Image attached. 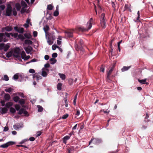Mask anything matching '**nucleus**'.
Listing matches in <instances>:
<instances>
[{
    "label": "nucleus",
    "instance_id": "nucleus-31",
    "mask_svg": "<svg viewBox=\"0 0 153 153\" xmlns=\"http://www.w3.org/2000/svg\"><path fill=\"white\" fill-rule=\"evenodd\" d=\"M19 98L18 96H15L13 98V100L16 102H17L19 100Z\"/></svg>",
    "mask_w": 153,
    "mask_h": 153
},
{
    "label": "nucleus",
    "instance_id": "nucleus-10",
    "mask_svg": "<svg viewBox=\"0 0 153 153\" xmlns=\"http://www.w3.org/2000/svg\"><path fill=\"white\" fill-rule=\"evenodd\" d=\"M46 36V38L47 40V42L48 44L49 45H52L53 43V40H51L49 37L48 36V35L46 34H45Z\"/></svg>",
    "mask_w": 153,
    "mask_h": 153
},
{
    "label": "nucleus",
    "instance_id": "nucleus-58",
    "mask_svg": "<svg viewBox=\"0 0 153 153\" xmlns=\"http://www.w3.org/2000/svg\"><path fill=\"white\" fill-rule=\"evenodd\" d=\"M57 56V54L56 53H54L52 55L53 57L56 58Z\"/></svg>",
    "mask_w": 153,
    "mask_h": 153
},
{
    "label": "nucleus",
    "instance_id": "nucleus-62",
    "mask_svg": "<svg viewBox=\"0 0 153 153\" xmlns=\"http://www.w3.org/2000/svg\"><path fill=\"white\" fill-rule=\"evenodd\" d=\"M8 130V128L7 127H4L3 131H7Z\"/></svg>",
    "mask_w": 153,
    "mask_h": 153
},
{
    "label": "nucleus",
    "instance_id": "nucleus-29",
    "mask_svg": "<svg viewBox=\"0 0 153 153\" xmlns=\"http://www.w3.org/2000/svg\"><path fill=\"white\" fill-rule=\"evenodd\" d=\"M10 46L8 44L4 45V51H7L8 49Z\"/></svg>",
    "mask_w": 153,
    "mask_h": 153
},
{
    "label": "nucleus",
    "instance_id": "nucleus-9",
    "mask_svg": "<svg viewBox=\"0 0 153 153\" xmlns=\"http://www.w3.org/2000/svg\"><path fill=\"white\" fill-rule=\"evenodd\" d=\"M74 30H68L65 32V36L68 38L72 37L73 34L72 32Z\"/></svg>",
    "mask_w": 153,
    "mask_h": 153
},
{
    "label": "nucleus",
    "instance_id": "nucleus-6",
    "mask_svg": "<svg viewBox=\"0 0 153 153\" xmlns=\"http://www.w3.org/2000/svg\"><path fill=\"white\" fill-rule=\"evenodd\" d=\"M14 143L13 141H9L7 143L0 146V147L2 148H7L9 146L13 145Z\"/></svg>",
    "mask_w": 153,
    "mask_h": 153
},
{
    "label": "nucleus",
    "instance_id": "nucleus-59",
    "mask_svg": "<svg viewBox=\"0 0 153 153\" xmlns=\"http://www.w3.org/2000/svg\"><path fill=\"white\" fill-rule=\"evenodd\" d=\"M37 61V60L36 59H34L31 60L30 62H27V63H30L31 62H36Z\"/></svg>",
    "mask_w": 153,
    "mask_h": 153
},
{
    "label": "nucleus",
    "instance_id": "nucleus-5",
    "mask_svg": "<svg viewBox=\"0 0 153 153\" xmlns=\"http://www.w3.org/2000/svg\"><path fill=\"white\" fill-rule=\"evenodd\" d=\"M101 140L100 139L97 138H93L91 139V140L89 142V144L92 142L93 143L97 145L101 142Z\"/></svg>",
    "mask_w": 153,
    "mask_h": 153
},
{
    "label": "nucleus",
    "instance_id": "nucleus-60",
    "mask_svg": "<svg viewBox=\"0 0 153 153\" xmlns=\"http://www.w3.org/2000/svg\"><path fill=\"white\" fill-rule=\"evenodd\" d=\"M49 56L48 55H46L45 56V60H47L49 59Z\"/></svg>",
    "mask_w": 153,
    "mask_h": 153
},
{
    "label": "nucleus",
    "instance_id": "nucleus-44",
    "mask_svg": "<svg viewBox=\"0 0 153 153\" xmlns=\"http://www.w3.org/2000/svg\"><path fill=\"white\" fill-rule=\"evenodd\" d=\"M4 45L5 44L3 43L0 44V50H1L4 49Z\"/></svg>",
    "mask_w": 153,
    "mask_h": 153
},
{
    "label": "nucleus",
    "instance_id": "nucleus-52",
    "mask_svg": "<svg viewBox=\"0 0 153 153\" xmlns=\"http://www.w3.org/2000/svg\"><path fill=\"white\" fill-rule=\"evenodd\" d=\"M80 114V111L79 110H77L76 113V117H77V116H79Z\"/></svg>",
    "mask_w": 153,
    "mask_h": 153
},
{
    "label": "nucleus",
    "instance_id": "nucleus-56",
    "mask_svg": "<svg viewBox=\"0 0 153 153\" xmlns=\"http://www.w3.org/2000/svg\"><path fill=\"white\" fill-rule=\"evenodd\" d=\"M45 68H48L50 66V65L49 64L47 63L45 64L44 65Z\"/></svg>",
    "mask_w": 153,
    "mask_h": 153
},
{
    "label": "nucleus",
    "instance_id": "nucleus-25",
    "mask_svg": "<svg viewBox=\"0 0 153 153\" xmlns=\"http://www.w3.org/2000/svg\"><path fill=\"white\" fill-rule=\"evenodd\" d=\"M12 105L13 103L12 102H9L6 103L5 106L7 108H9Z\"/></svg>",
    "mask_w": 153,
    "mask_h": 153
},
{
    "label": "nucleus",
    "instance_id": "nucleus-55",
    "mask_svg": "<svg viewBox=\"0 0 153 153\" xmlns=\"http://www.w3.org/2000/svg\"><path fill=\"white\" fill-rule=\"evenodd\" d=\"M68 116V114H66L64 115L62 117V118L63 119H65L66 118H67Z\"/></svg>",
    "mask_w": 153,
    "mask_h": 153
},
{
    "label": "nucleus",
    "instance_id": "nucleus-28",
    "mask_svg": "<svg viewBox=\"0 0 153 153\" xmlns=\"http://www.w3.org/2000/svg\"><path fill=\"white\" fill-rule=\"evenodd\" d=\"M12 27L10 26H7L5 27V29L7 31H10L12 30Z\"/></svg>",
    "mask_w": 153,
    "mask_h": 153
},
{
    "label": "nucleus",
    "instance_id": "nucleus-57",
    "mask_svg": "<svg viewBox=\"0 0 153 153\" xmlns=\"http://www.w3.org/2000/svg\"><path fill=\"white\" fill-rule=\"evenodd\" d=\"M30 58V56H29V55L27 56H26L25 57V58H24V59L25 60H26L28 59H29Z\"/></svg>",
    "mask_w": 153,
    "mask_h": 153
},
{
    "label": "nucleus",
    "instance_id": "nucleus-17",
    "mask_svg": "<svg viewBox=\"0 0 153 153\" xmlns=\"http://www.w3.org/2000/svg\"><path fill=\"white\" fill-rule=\"evenodd\" d=\"M100 21V24L101 27L103 28H105L106 27V22L105 21Z\"/></svg>",
    "mask_w": 153,
    "mask_h": 153
},
{
    "label": "nucleus",
    "instance_id": "nucleus-3",
    "mask_svg": "<svg viewBox=\"0 0 153 153\" xmlns=\"http://www.w3.org/2000/svg\"><path fill=\"white\" fill-rule=\"evenodd\" d=\"M92 23H93V19L91 18L87 23L86 28H85L82 26H80L78 27L77 29L79 31L82 32L88 31L91 28Z\"/></svg>",
    "mask_w": 153,
    "mask_h": 153
},
{
    "label": "nucleus",
    "instance_id": "nucleus-23",
    "mask_svg": "<svg viewBox=\"0 0 153 153\" xmlns=\"http://www.w3.org/2000/svg\"><path fill=\"white\" fill-rule=\"evenodd\" d=\"M4 98L5 100H9L10 98V97L9 94H6L4 96Z\"/></svg>",
    "mask_w": 153,
    "mask_h": 153
},
{
    "label": "nucleus",
    "instance_id": "nucleus-7",
    "mask_svg": "<svg viewBox=\"0 0 153 153\" xmlns=\"http://www.w3.org/2000/svg\"><path fill=\"white\" fill-rule=\"evenodd\" d=\"M49 71V70L47 68H42V75L44 77H46Z\"/></svg>",
    "mask_w": 153,
    "mask_h": 153
},
{
    "label": "nucleus",
    "instance_id": "nucleus-61",
    "mask_svg": "<svg viewBox=\"0 0 153 153\" xmlns=\"http://www.w3.org/2000/svg\"><path fill=\"white\" fill-rule=\"evenodd\" d=\"M41 134V133L40 131H38L37 132L36 136L37 137L40 136Z\"/></svg>",
    "mask_w": 153,
    "mask_h": 153
},
{
    "label": "nucleus",
    "instance_id": "nucleus-45",
    "mask_svg": "<svg viewBox=\"0 0 153 153\" xmlns=\"http://www.w3.org/2000/svg\"><path fill=\"white\" fill-rule=\"evenodd\" d=\"M24 109H21L20 110H19V112L18 113L19 114H22L23 113L24 111Z\"/></svg>",
    "mask_w": 153,
    "mask_h": 153
},
{
    "label": "nucleus",
    "instance_id": "nucleus-12",
    "mask_svg": "<svg viewBox=\"0 0 153 153\" xmlns=\"http://www.w3.org/2000/svg\"><path fill=\"white\" fill-rule=\"evenodd\" d=\"M115 67V64L113 65V66L111 67L109 69V71L107 73V78L109 79V76L111 74L112 71H113Z\"/></svg>",
    "mask_w": 153,
    "mask_h": 153
},
{
    "label": "nucleus",
    "instance_id": "nucleus-50",
    "mask_svg": "<svg viewBox=\"0 0 153 153\" xmlns=\"http://www.w3.org/2000/svg\"><path fill=\"white\" fill-rule=\"evenodd\" d=\"M58 46L56 45H53L52 46V49L53 50H55L56 48H57Z\"/></svg>",
    "mask_w": 153,
    "mask_h": 153
},
{
    "label": "nucleus",
    "instance_id": "nucleus-26",
    "mask_svg": "<svg viewBox=\"0 0 153 153\" xmlns=\"http://www.w3.org/2000/svg\"><path fill=\"white\" fill-rule=\"evenodd\" d=\"M59 75L62 79L64 80L65 79V74H63L59 73Z\"/></svg>",
    "mask_w": 153,
    "mask_h": 153
},
{
    "label": "nucleus",
    "instance_id": "nucleus-64",
    "mask_svg": "<svg viewBox=\"0 0 153 153\" xmlns=\"http://www.w3.org/2000/svg\"><path fill=\"white\" fill-rule=\"evenodd\" d=\"M80 51L81 54H83V53L84 52V50L83 48L81 49L80 50Z\"/></svg>",
    "mask_w": 153,
    "mask_h": 153
},
{
    "label": "nucleus",
    "instance_id": "nucleus-11",
    "mask_svg": "<svg viewBox=\"0 0 153 153\" xmlns=\"http://www.w3.org/2000/svg\"><path fill=\"white\" fill-rule=\"evenodd\" d=\"M19 77L21 79V81H23L26 80L25 78H27L28 77L26 76L23 73L19 74Z\"/></svg>",
    "mask_w": 153,
    "mask_h": 153
},
{
    "label": "nucleus",
    "instance_id": "nucleus-34",
    "mask_svg": "<svg viewBox=\"0 0 153 153\" xmlns=\"http://www.w3.org/2000/svg\"><path fill=\"white\" fill-rule=\"evenodd\" d=\"M37 107L38 108V112H41L43 111V108L41 106L38 105H37Z\"/></svg>",
    "mask_w": 153,
    "mask_h": 153
},
{
    "label": "nucleus",
    "instance_id": "nucleus-4",
    "mask_svg": "<svg viewBox=\"0 0 153 153\" xmlns=\"http://www.w3.org/2000/svg\"><path fill=\"white\" fill-rule=\"evenodd\" d=\"M10 36L12 37L13 36V34L12 33H5V34L3 33H0V42L2 41L7 42L8 40L7 37H10Z\"/></svg>",
    "mask_w": 153,
    "mask_h": 153
},
{
    "label": "nucleus",
    "instance_id": "nucleus-51",
    "mask_svg": "<svg viewBox=\"0 0 153 153\" xmlns=\"http://www.w3.org/2000/svg\"><path fill=\"white\" fill-rule=\"evenodd\" d=\"M5 8V6L4 5L0 6V11H1L4 10Z\"/></svg>",
    "mask_w": 153,
    "mask_h": 153
},
{
    "label": "nucleus",
    "instance_id": "nucleus-18",
    "mask_svg": "<svg viewBox=\"0 0 153 153\" xmlns=\"http://www.w3.org/2000/svg\"><path fill=\"white\" fill-rule=\"evenodd\" d=\"M1 113L2 114L6 113L7 110L5 108H1Z\"/></svg>",
    "mask_w": 153,
    "mask_h": 153
},
{
    "label": "nucleus",
    "instance_id": "nucleus-22",
    "mask_svg": "<svg viewBox=\"0 0 153 153\" xmlns=\"http://www.w3.org/2000/svg\"><path fill=\"white\" fill-rule=\"evenodd\" d=\"M32 42L29 40L26 39L25 41V44H27L29 45H32Z\"/></svg>",
    "mask_w": 153,
    "mask_h": 153
},
{
    "label": "nucleus",
    "instance_id": "nucleus-32",
    "mask_svg": "<svg viewBox=\"0 0 153 153\" xmlns=\"http://www.w3.org/2000/svg\"><path fill=\"white\" fill-rule=\"evenodd\" d=\"M21 5L24 8H26L27 7V4H26L25 2L24 1H22L21 2Z\"/></svg>",
    "mask_w": 153,
    "mask_h": 153
},
{
    "label": "nucleus",
    "instance_id": "nucleus-19",
    "mask_svg": "<svg viewBox=\"0 0 153 153\" xmlns=\"http://www.w3.org/2000/svg\"><path fill=\"white\" fill-rule=\"evenodd\" d=\"M15 7L17 11H20L21 8V6L19 3H16L15 5Z\"/></svg>",
    "mask_w": 153,
    "mask_h": 153
},
{
    "label": "nucleus",
    "instance_id": "nucleus-40",
    "mask_svg": "<svg viewBox=\"0 0 153 153\" xmlns=\"http://www.w3.org/2000/svg\"><path fill=\"white\" fill-rule=\"evenodd\" d=\"M48 37H49L50 39H51V40H53V41L55 40L56 39V37L54 35H52V36H51L50 35H49V36Z\"/></svg>",
    "mask_w": 153,
    "mask_h": 153
},
{
    "label": "nucleus",
    "instance_id": "nucleus-54",
    "mask_svg": "<svg viewBox=\"0 0 153 153\" xmlns=\"http://www.w3.org/2000/svg\"><path fill=\"white\" fill-rule=\"evenodd\" d=\"M29 72L30 73L33 74L35 72V71L34 69H30L29 70Z\"/></svg>",
    "mask_w": 153,
    "mask_h": 153
},
{
    "label": "nucleus",
    "instance_id": "nucleus-13",
    "mask_svg": "<svg viewBox=\"0 0 153 153\" xmlns=\"http://www.w3.org/2000/svg\"><path fill=\"white\" fill-rule=\"evenodd\" d=\"M15 30L20 33H22L24 32V29L22 27H15Z\"/></svg>",
    "mask_w": 153,
    "mask_h": 153
},
{
    "label": "nucleus",
    "instance_id": "nucleus-36",
    "mask_svg": "<svg viewBox=\"0 0 153 153\" xmlns=\"http://www.w3.org/2000/svg\"><path fill=\"white\" fill-rule=\"evenodd\" d=\"M24 36L26 38L28 39H30L31 37V35L29 33L25 34H24Z\"/></svg>",
    "mask_w": 153,
    "mask_h": 153
},
{
    "label": "nucleus",
    "instance_id": "nucleus-63",
    "mask_svg": "<svg viewBox=\"0 0 153 153\" xmlns=\"http://www.w3.org/2000/svg\"><path fill=\"white\" fill-rule=\"evenodd\" d=\"M29 140L30 141H33L34 140L35 138L34 137H30L29 138Z\"/></svg>",
    "mask_w": 153,
    "mask_h": 153
},
{
    "label": "nucleus",
    "instance_id": "nucleus-53",
    "mask_svg": "<svg viewBox=\"0 0 153 153\" xmlns=\"http://www.w3.org/2000/svg\"><path fill=\"white\" fill-rule=\"evenodd\" d=\"M37 32L36 31H34L33 32V35L34 37L37 36Z\"/></svg>",
    "mask_w": 153,
    "mask_h": 153
},
{
    "label": "nucleus",
    "instance_id": "nucleus-39",
    "mask_svg": "<svg viewBox=\"0 0 153 153\" xmlns=\"http://www.w3.org/2000/svg\"><path fill=\"white\" fill-rule=\"evenodd\" d=\"M146 79L140 80V79L138 80V81L141 83V84H143L146 82Z\"/></svg>",
    "mask_w": 153,
    "mask_h": 153
},
{
    "label": "nucleus",
    "instance_id": "nucleus-38",
    "mask_svg": "<svg viewBox=\"0 0 153 153\" xmlns=\"http://www.w3.org/2000/svg\"><path fill=\"white\" fill-rule=\"evenodd\" d=\"M13 79H14L16 80L19 77V74H15L13 76Z\"/></svg>",
    "mask_w": 153,
    "mask_h": 153
},
{
    "label": "nucleus",
    "instance_id": "nucleus-8",
    "mask_svg": "<svg viewBox=\"0 0 153 153\" xmlns=\"http://www.w3.org/2000/svg\"><path fill=\"white\" fill-rule=\"evenodd\" d=\"M23 127V124L22 123L16 124L13 126L14 128L16 130H19V129L22 128Z\"/></svg>",
    "mask_w": 153,
    "mask_h": 153
},
{
    "label": "nucleus",
    "instance_id": "nucleus-42",
    "mask_svg": "<svg viewBox=\"0 0 153 153\" xmlns=\"http://www.w3.org/2000/svg\"><path fill=\"white\" fill-rule=\"evenodd\" d=\"M53 8V7L51 4L48 5L47 6V9L48 10H51Z\"/></svg>",
    "mask_w": 153,
    "mask_h": 153
},
{
    "label": "nucleus",
    "instance_id": "nucleus-27",
    "mask_svg": "<svg viewBox=\"0 0 153 153\" xmlns=\"http://www.w3.org/2000/svg\"><path fill=\"white\" fill-rule=\"evenodd\" d=\"M26 54L24 51H23L22 52L21 54L20 53V57L22 59H24L26 56Z\"/></svg>",
    "mask_w": 153,
    "mask_h": 153
},
{
    "label": "nucleus",
    "instance_id": "nucleus-43",
    "mask_svg": "<svg viewBox=\"0 0 153 153\" xmlns=\"http://www.w3.org/2000/svg\"><path fill=\"white\" fill-rule=\"evenodd\" d=\"M4 80L6 81H7L8 80L9 77L7 75H5L4 76Z\"/></svg>",
    "mask_w": 153,
    "mask_h": 153
},
{
    "label": "nucleus",
    "instance_id": "nucleus-20",
    "mask_svg": "<svg viewBox=\"0 0 153 153\" xmlns=\"http://www.w3.org/2000/svg\"><path fill=\"white\" fill-rule=\"evenodd\" d=\"M50 61L51 64H54L56 62V60L55 58H52L50 59Z\"/></svg>",
    "mask_w": 153,
    "mask_h": 153
},
{
    "label": "nucleus",
    "instance_id": "nucleus-21",
    "mask_svg": "<svg viewBox=\"0 0 153 153\" xmlns=\"http://www.w3.org/2000/svg\"><path fill=\"white\" fill-rule=\"evenodd\" d=\"M131 67V66H124L121 69V71L122 72H124L125 71H127Z\"/></svg>",
    "mask_w": 153,
    "mask_h": 153
},
{
    "label": "nucleus",
    "instance_id": "nucleus-24",
    "mask_svg": "<svg viewBox=\"0 0 153 153\" xmlns=\"http://www.w3.org/2000/svg\"><path fill=\"white\" fill-rule=\"evenodd\" d=\"M31 48L30 47H25V48H24V49L25 50V51L27 53V54H29L30 51H31V50H30V48Z\"/></svg>",
    "mask_w": 153,
    "mask_h": 153
},
{
    "label": "nucleus",
    "instance_id": "nucleus-2",
    "mask_svg": "<svg viewBox=\"0 0 153 153\" xmlns=\"http://www.w3.org/2000/svg\"><path fill=\"white\" fill-rule=\"evenodd\" d=\"M12 12L14 16H16L17 13L15 9L13 8V9L11 5L10 4H8L6 9V15L9 16H10L12 15Z\"/></svg>",
    "mask_w": 153,
    "mask_h": 153
},
{
    "label": "nucleus",
    "instance_id": "nucleus-30",
    "mask_svg": "<svg viewBox=\"0 0 153 153\" xmlns=\"http://www.w3.org/2000/svg\"><path fill=\"white\" fill-rule=\"evenodd\" d=\"M62 84L61 83H59L57 85V89L58 90L60 91L62 89Z\"/></svg>",
    "mask_w": 153,
    "mask_h": 153
},
{
    "label": "nucleus",
    "instance_id": "nucleus-16",
    "mask_svg": "<svg viewBox=\"0 0 153 153\" xmlns=\"http://www.w3.org/2000/svg\"><path fill=\"white\" fill-rule=\"evenodd\" d=\"M62 37L61 36H59L57 38V44L58 45H60L62 43L61 40Z\"/></svg>",
    "mask_w": 153,
    "mask_h": 153
},
{
    "label": "nucleus",
    "instance_id": "nucleus-14",
    "mask_svg": "<svg viewBox=\"0 0 153 153\" xmlns=\"http://www.w3.org/2000/svg\"><path fill=\"white\" fill-rule=\"evenodd\" d=\"M36 78L37 80L40 79L42 78V76L40 75V74H37L36 75H33V78L35 79Z\"/></svg>",
    "mask_w": 153,
    "mask_h": 153
},
{
    "label": "nucleus",
    "instance_id": "nucleus-47",
    "mask_svg": "<svg viewBox=\"0 0 153 153\" xmlns=\"http://www.w3.org/2000/svg\"><path fill=\"white\" fill-rule=\"evenodd\" d=\"M10 111L12 113H14L16 112L15 109L14 108L12 107L10 108Z\"/></svg>",
    "mask_w": 153,
    "mask_h": 153
},
{
    "label": "nucleus",
    "instance_id": "nucleus-33",
    "mask_svg": "<svg viewBox=\"0 0 153 153\" xmlns=\"http://www.w3.org/2000/svg\"><path fill=\"white\" fill-rule=\"evenodd\" d=\"M105 14L104 13L102 14L100 17V21H105Z\"/></svg>",
    "mask_w": 153,
    "mask_h": 153
},
{
    "label": "nucleus",
    "instance_id": "nucleus-35",
    "mask_svg": "<svg viewBox=\"0 0 153 153\" xmlns=\"http://www.w3.org/2000/svg\"><path fill=\"white\" fill-rule=\"evenodd\" d=\"M13 89L11 88H8L5 89V91L8 92H10L12 91Z\"/></svg>",
    "mask_w": 153,
    "mask_h": 153
},
{
    "label": "nucleus",
    "instance_id": "nucleus-1",
    "mask_svg": "<svg viewBox=\"0 0 153 153\" xmlns=\"http://www.w3.org/2000/svg\"><path fill=\"white\" fill-rule=\"evenodd\" d=\"M6 56L8 58L13 56L19 61H22L20 57V51L18 48L13 49L11 51L6 53Z\"/></svg>",
    "mask_w": 153,
    "mask_h": 153
},
{
    "label": "nucleus",
    "instance_id": "nucleus-15",
    "mask_svg": "<svg viewBox=\"0 0 153 153\" xmlns=\"http://www.w3.org/2000/svg\"><path fill=\"white\" fill-rule=\"evenodd\" d=\"M70 138V136H65L63 139V142L65 144H66L67 141Z\"/></svg>",
    "mask_w": 153,
    "mask_h": 153
},
{
    "label": "nucleus",
    "instance_id": "nucleus-37",
    "mask_svg": "<svg viewBox=\"0 0 153 153\" xmlns=\"http://www.w3.org/2000/svg\"><path fill=\"white\" fill-rule=\"evenodd\" d=\"M20 106L18 104H16L15 105V108L17 111L19 110L20 108Z\"/></svg>",
    "mask_w": 153,
    "mask_h": 153
},
{
    "label": "nucleus",
    "instance_id": "nucleus-48",
    "mask_svg": "<svg viewBox=\"0 0 153 153\" xmlns=\"http://www.w3.org/2000/svg\"><path fill=\"white\" fill-rule=\"evenodd\" d=\"M59 11L58 10H56L53 13V15L54 16H56L59 15Z\"/></svg>",
    "mask_w": 153,
    "mask_h": 153
},
{
    "label": "nucleus",
    "instance_id": "nucleus-41",
    "mask_svg": "<svg viewBox=\"0 0 153 153\" xmlns=\"http://www.w3.org/2000/svg\"><path fill=\"white\" fill-rule=\"evenodd\" d=\"M19 102L21 105L24 104L25 103V101H24V100L22 99H20L19 100Z\"/></svg>",
    "mask_w": 153,
    "mask_h": 153
},
{
    "label": "nucleus",
    "instance_id": "nucleus-49",
    "mask_svg": "<svg viewBox=\"0 0 153 153\" xmlns=\"http://www.w3.org/2000/svg\"><path fill=\"white\" fill-rule=\"evenodd\" d=\"M18 38L21 40H23L24 39V36L22 35H19Z\"/></svg>",
    "mask_w": 153,
    "mask_h": 153
},
{
    "label": "nucleus",
    "instance_id": "nucleus-46",
    "mask_svg": "<svg viewBox=\"0 0 153 153\" xmlns=\"http://www.w3.org/2000/svg\"><path fill=\"white\" fill-rule=\"evenodd\" d=\"M49 27L47 25L44 28V30L46 34H47V33H46V31L48 30H49Z\"/></svg>",
    "mask_w": 153,
    "mask_h": 153
}]
</instances>
